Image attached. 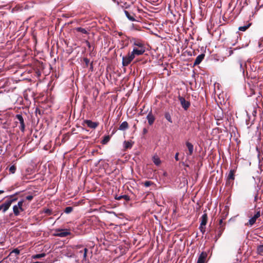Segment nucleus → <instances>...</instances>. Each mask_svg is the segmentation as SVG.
I'll return each mask as SVG.
<instances>
[{"instance_id": "f8f14e48", "label": "nucleus", "mask_w": 263, "mask_h": 263, "mask_svg": "<svg viewBox=\"0 0 263 263\" xmlns=\"http://www.w3.org/2000/svg\"><path fill=\"white\" fill-rule=\"evenodd\" d=\"M186 146L188 148L189 152L188 155H192V154L193 153V149H194L193 145L192 143H191L190 142H186Z\"/></svg>"}, {"instance_id": "dca6fc26", "label": "nucleus", "mask_w": 263, "mask_h": 263, "mask_svg": "<svg viewBox=\"0 0 263 263\" xmlns=\"http://www.w3.org/2000/svg\"><path fill=\"white\" fill-rule=\"evenodd\" d=\"M124 13L125 14L126 17L131 21H135L136 20L133 15H131L126 10L124 11Z\"/></svg>"}, {"instance_id": "6e6552de", "label": "nucleus", "mask_w": 263, "mask_h": 263, "mask_svg": "<svg viewBox=\"0 0 263 263\" xmlns=\"http://www.w3.org/2000/svg\"><path fill=\"white\" fill-rule=\"evenodd\" d=\"M15 118L19 121L21 126L20 129L22 132H24L25 128V124L24 119L21 115L18 114L15 116Z\"/></svg>"}, {"instance_id": "7ed1b4c3", "label": "nucleus", "mask_w": 263, "mask_h": 263, "mask_svg": "<svg viewBox=\"0 0 263 263\" xmlns=\"http://www.w3.org/2000/svg\"><path fill=\"white\" fill-rule=\"evenodd\" d=\"M134 59L133 56L130 53H129L127 55L123 57L122 58V65L123 66H128L130 63Z\"/></svg>"}, {"instance_id": "58836bf2", "label": "nucleus", "mask_w": 263, "mask_h": 263, "mask_svg": "<svg viewBox=\"0 0 263 263\" xmlns=\"http://www.w3.org/2000/svg\"><path fill=\"white\" fill-rule=\"evenodd\" d=\"M223 229H224L223 228H220V230L219 231V233H218V237H220V236L221 235V234Z\"/></svg>"}, {"instance_id": "79ce46f5", "label": "nucleus", "mask_w": 263, "mask_h": 263, "mask_svg": "<svg viewBox=\"0 0 263 263\" xmlns=\"http://www.w3.org/2000/svg\"><path fill=\"white\" fill-rule=\"evenodd\" d=\"M147 132H148V130L146 128H143V131H142L143 134V135L146 134L147 133Z\"/></svg>"}, {"instance_id": "9d476101", "label": "nucleus", "mask_w": 263, "mask_h": 263, "mask_svg": "<svg viewBox=\"0 0 263 263\" xmlns=\"http://www.w3.org/2000/svg\"><path fill=\"white\" fill-rule=\"evenodd\" d=\"M146 118L148 120V124L150 125H152L154 123V121L155 120V118L154 116V115L152 114L151 111L148 114V115H147Z\"/></svg>"}, {"instance_id": "5701e85b", "label": "nucleus", "mask_w": 263, "mask_h": 263, "mask_svg": "<svg viewBox=\"0 0 263 263\" xmlns=\"http://www.w3.org/2000/svg\"><path fill=\"white\" fill-rule=\"evenodd\" d=\"M257 252L259 255L263 254V245H260L257 247Z\"/></svg>"}, {"instance_id": "4be33fe9", "label": "nucleus", "mask_w": 263, "mask_h": 263, "mask_svg": "<svg viewBox=\"0 0 263 263\" xmlns=\"http://www.w3.org/2000/svg\"><path fill=\"white\" fill-rule=\"evenodd\" d=\"M76 30L80 32L83 34H88V31L84 28H81V27H77L76 28Z\"/></svg>"}, {"instance_id": "39448f33", "label": "nucleus", "mask_w": 263, "mask_h": 263, "mask_svg": "<svg viewBox=\"0 0 263 263\" xmlns=\"http://www.w3.org/2000/svg\"><path fill=\"white\" fill-rule=\"evenodd\" d=\"M178 99L180 102L182 107L184 108V110H186L190 106V102L188 101L185 100L184 98L180 96H179Z\"/></svg>"}, {"instance_id": "c03bdc74", "label": "nucleus", "mask_w": 263, "mask_h": 263, "mask_svg": "<svg viewBox=\"0 0 263 263\" xmlns=\"http://www.w3.org/2000/svg\"><path fill=\"white\" fill-rule=\"evenodd\" d=\"M87 257V253H84L83 254V259H86Z\"/></svg>"}, {"instance_id": "a878e982", "label": "nucleus", "mask_w": 263, "mask_h": 263, "mask_svg": "<svg viewBox=\"0 0 263 263\" xmlns=\"http://www.w3.org/2000/svg\"><path fill=\"white\" fill-rule=\"evenodd\" d=\"M251 26V24H249L247 25L239 27L238 29L239 31H245L249 27Z\"/></svg>"}, {"instance_id": "8fccbe9b", "label": "nucleus", "mask_w": 263, "mask_h": 263, "mask_svg": "<svg viewBox=\"0 0 263 263\" xmlns=\"http://www.w3.org/2000/svg\"><path fill=\"white\" fill-rule=\"evenodd\" d=\"M3 192H4V191H1V190H0V194H1L2 193H3Z\"/></svg>"}, {"instance_id": "49530a36", "label": "nucleus", "mask_w": 263, "mask_h": 263, "mask_svg": "<svg viewBox=\"0 0 263 263\" xmlns=\"http://www.w3.org/2000/svg\"><path fill=\"white\" fill-rule=\"evenodd\" d=\"M88 251V249L87 248H85L84 249V253H87Z\"/></svg>"}, {"instance_id": "7c9ffc66", "label": "nucleus", "mask_w": 263, "mask_h": 263, "mask_svg": "<svg viewBox=\"0 0 263 263\" xmlns=\"http://www.w3.org/2000/svg\"><path fill=\"white\" fill-rule=\"evenodd\" d=\"M153 184V183L151 181H146L143 183L144 185L146 187H148Z\"/></svg>"}, {"instance_id": "e433bc0d", "label": "nucleus", "mask_w": 263, "mask_h": 263, "mask_svg": "<svg viewBox=\"0 0 263 263\" xmlns=\"http://www.w3.org/2000/svg\"><path fill=\"white\" fill-rule=\"evenodd\" d=\"M228 53H229V55H231L233 54V50L231 48H230L228 50Z\"/></svg>"}, {"instance_id": "2f4dec72", "label": "nucleus", "mask_w": 263, "mask_h": 263, "mask_svg": "<svg viewBox=\"0 0 263 263\" xmlns=\"http://www.w3.org/2000/svg\"><path fill=\"white\" fill-rule=\"evenodd\" d=\"M16 170V167L14 165H12L9 168V172L12 174H14Z\"/></svg>"}, {"instance_id": "4c0bfd02", "label": "nucleus", "mask_w": 263, "mask_h": 263, "mask_svg": "<svg viewBox=\"0 0 263 263\" xmlns=\"http://www.w3.org/2000/svg\"><path fill=\"white\" fill-rule=\"evenodd\" d=\"M33 198V196L32 195H29L26 196V198L27 200L31 201Z\"/></svg>"}, {"instance_id": "de8ad7c7", "label": "nucleus", "mask_w": 263, "mask_h": 263, "mask_svg": "<svg viewBox=\"0 0 263 263\" xmlns=\"http://www.w3.org/2000/svg\"><path fill=\"white\" fill-rule=\"evenodd\" d=\"M255 201H257V195H256L255 197Z\"/></svg>"}, {"instance_id": "bb28decb", "label": "nucleus", "mask_w": 263, "mask_h": 263, "mask_svg": "<svg viewBox=\"0 0 263 263\" xmlns=\"http://www.w3.org/2000/svg\"><path fill=\"white\" fill-rule=\"evenodd\" d=\"M165 119L170 123H172V120L171 118V116L169 112H166L164 115Z\"/></svg>"}, {"instance_id": "6ab92c4d", "label": "nucleus", "mask_w": 263, "mask_h": 263, "mask_svg": "<svg viewBox=\"0 0 263 263\" xmlns=\"http://www.w3.org/2000/svg\"><path fill=\"white\" fill-rule=\"evenodd\" d=\"M116 199L117 200H121L122 199H124L126 201H128L129 200V197L128 196H127L126 195H124L116 196Z\"/></svg>"}, {"instance_id": "cd10ccee", "label": "nucleus", "mask_w": 263, "mask_h": 263, "mask_svg": "<svg viewBox=\"0 0 263 263\" xmlns=\"http://www.w3.org/2000/svg\"><path fill=\"white\" fill-rule=\"evenodd\" d=\"M134 46H137L138 48H145L143 45L142 43H141V42H138V41H135L134 43Z\"/></svg>"}, {"instance_id": "f03ea898", "label": "nucleus", "mask_w": 263, "mask_h": 263, "mask_svg": "<svg viewBox=\"0 0 263 263\" xmlns=\"http://www.w3.org/2000/svg\"><path fill=\"white\" fill-rule=\"evenodd\" d=\"M70 234V232L68 229H57L54 236L64 237Z\"/></svg>"}, {"instance_id": "3c124183", "label": "nucleus", "mask_w": 263, "mask_h": 263, "mask_svg": "<svg viewBox=\"0 0 263 263\" xmlns=\"http://www.w3.org/2000/svg\"><path fill=\"white\" fill-rule=\"evenodd\" d=\"M1 210L2 211V208L1 205H0V211H1Z\"/></svg>"}, {"instance_id": "aec40b11", "label": "nucleus", "mask_w": 263, "mask_h": 263, "mask_svg": "<svg viewBox=\"0 0 263 263\" xmlns=\"http://www.w3.org/2000/svg\"><path fill=\"white\" fill-rule=\"evenodd\" d=\"M24 202V200H22L17 203V204L15 205V206H17L22 212L24 211V209L23 208Z\"/></svg>"}, {"instance_id": "f704fd0d", "label": "nucleus", "mask_w": 263, "mask_h": 263, "mask_svg": "<svg viewBox=\"0 0 263 263\" xmlns=\"http://www.w3.org/2000/svg\"><path fill=\"white\" fill-rule=\"evenodd\" d=\"M11 253H14L16 255H18L20 254V250L17 249H15L13 250Z\"/></svg>"}, {"instance_id": "72a5a7b5", "label": "nucleus", "mask_w": 263, "mask_h": 263, "mask_svg": "<svg viewBox=\"0 0 263 263\" xmlns=\"http://www.w3.org/2000/svg\"><path fill=\"white\" fill-rule=\"evenodd\" d=\"M120 6L122 8H124V9H127V8H129V5H126V3L124 4V5H122L120 4Z\"/></svg>"}, {"instance_id": "412c9836", "label": "nucleus", "mask_w": 263, "mask_h": 263, "mask_svg": "<svg viewBox=\"0 0 263 263\" xmlns=\"http://www.w3.org/2000/svg\"><path fill=\"white\" fill-rule=\"evenodd\" d=\"M13 211L14 214L15 216H18L20 214V212H21L20 211V209L17 206H15V205H14L13 207Z\"/></svg>"}, {"instance_id": "a211bd4d", "label": "nucleus", "mask_w": 263, "mask_h": 263, "mask_svg": "<svg viewBox=\"0 0 263 263\" xmlns=\"http://www.w3.org/2000/svg\"><path fill=\"white\" fill-rule=\"evenodd\" d=\"M133 146L132 141H125L124 142V146L125 149L130 148Z\"/></svg>"}, {"instance_id": "423d86ee", "label": "nucleus", "mask_w": 263, "mask_h": 263, "mask_svg": "<svg viewBox=\"0 0 263 263\" xmlns=\"http://www.w3.org/2000/svg\"><path fill=\"white\" fill-rule=\"evenodd\" d=\"M145 49V48H136L134 47L133 48V51L130 53L133 57L135 58L136 55H140L144 53Z\"/></svg>"}, {"instance_id": "ea45409f", "label": "nucleus", "mask_w": 263, "mask_h": 263, "mask_svg": "<svg viewBox=\"0 0 263 263\" xmlns=\"http://www.w3.org/2000/svg\"><path fill=\"white\" fill-rule=\"evenodd\" d=\"M84 61L86 65L87 66L89 63V60L87 58H84Z\"/></svg>"}, {"instance_id": "393cba45", "label": "nucleus", "mask_w": 263, "mask_h": 263, "mask_svg": "<svg viewBox=\"0 0 263 263\" xmlns=\"http://www.w3.org/2000/svg\"><path fill=\"white\" fill-rule=\"evenodd\" d=\"M256 219L257 218L255 217V216H253L249 220V222H248V224L250 225V226H252L253 224H254L256 221Z\"/></svg>"}, {"instance_id": "a19ab883", "label": "nucleus", "mask_w": 263, "mask_h": 263, "mask_svg": "<svg viewBox=\"0 0 263 263\" xmlns=\"http://www.w3.org/2000/svg\"><path fill=\"white\" fill-rule=\"evenodd\" d=\"M219 224L220 225V228H223V226L222 224V219L219 220Z\"/></svg>"}, {"instance_id": "1a4fd4ad", "label": "nucleus", "mask_w": 263, "mask_h": 263, "mask_svg": "<svg viewBox=\"0 0 263 263\" xmlns=\"http://www.w3.org/2000/svg\"><path fill=\"white\" fill-rule=\"evenodd\" d=\"M208 254L205 252H202L199 255L197 263H205Z\"/></svg>"}, {"instance_id": "2eb2a0df", "label": "nucleus", "mask_w": 263, "mask_h": 263, "mask_svg": "<svg viewBox=\"0 0 263 263\" xmlns=\"http://www.w3.org/2000/svg\"><path fill=\"white\" fill-rule=\"evenodd\" d=\"M235 171L234 170H231L228 176V179H229V180H234L235 179Z\"/></svg>"}, {"instance_id": "09e8293b", "label": "nucleus", "mask_w": 263, "mask_h": 263, "mask_svg": "<svg viewBox=\"0 0 263 263\" xmlns=\"http://www.w3.org/2000/svg\"><path fill=\"white\" fill-rule=\"evenodd\" d=\"M77 248L79 249V248H81V246H80H80H77Z\"/></svg>"}, {"instance_id": "f257e3e1", "label": "nucleus", "mask_w": 263, "mask_h": 263, "mask_svg": "<svg viewBox=\"0 0 263 263\" xmlns=\"http://www.w3.org/2000/svg\"><path fill=\"white\" fill-rule=\"evenodd\" d=\"M230 69L233 71L244 72V69L242 68V63L240 60L233 63L230 66Z\"/></svg>"}, {"instance_id": "9b49d317", "label": "nucleus", "mask_w": 263, "mask_h": 263, "mask_svg": "<svg viewBox=\"0 0 263 263\" xmlns=\"http://www.w3.org/2000/svg\"><path fill=\"white\" fill-rule=\"evenodd\" d=\"M204 57H205L204 54H199V55H198L194 61V65H197L199 64L201 62V61L203 60Z\"/></svg>"}, {"instance_id": "f3484780", "label": "nucleus", "mask_w": 263, "mask_h": 263, "mask_svg": "<svg viewBox=\"0 0 263 263\" xmlns=\"http://www.w3.org/2000/svg\"><path fill=\"white\" fill-rule=\"evenodd\" d=\"M153 162L156 165H159L161 163V160L160 158L157 156H154L153 157Z\"/></svg>"}, {"instance_id": "0eeeda50", "label": "nucleus", "mask_w": 263, "mask_h": 263, "mask_svg": "<svg viewBox=\"0 0 263 263\" xmlns=\"http://www.w3.org/2000/svg\"><path fill=\"white\" fill-rule=\"evenodd\" d=\"M16 199H10L5 201L4 203L2 204L1 206L3 212L5 213L6 211H7L10 206L12 203Z\"/></svg>"}, {"instance_id": "c85d7f7f", "label": "nucleus", "mask_w": 263, "mask_h": 263, "mask_svg": "<svg viewBox=\"0 0 263 263\" xmlns=\"http://www.w3.org/2000/svg\"><path fill=\"white\" fill-rule=\"evenodd\" d=\"M72 208L71 207V206H67L65 208V210H64V212L66 213H70L72 212Z\"/></svg>"}, {"instance_id": "473e14b6", "label": "nucleus", "mask_w": 263, "mask_h": 263, "mask_svg": "<svg viewBox=\"0 0 263 263\" xmlns=\"http://www.w3.org/2000/svg\"><path fill=\"white\" fill-rule=\"evenodd\" d=\"M205 226H202L201 224L200 226L199 229L202 233H203L205 232Z\"/></svg>"}, {"instance_id": "c756f323", "label": "nucleus", "mask_w": 263, "mask_h": 263, "mask_svg": "<svg viewBox=\"0 0 263 263\" xmlns=\"http://www.w3.org/2000/svg\"><path fill=\"white\" fill-rule=\"evenodd\" d=\"M45 256V253L36 254V255H34L33 256V258H35V259L40 258H41V257H43Z\"/></svg>"}, {"instance_id": "ddd939ff", "label": "nucleus", "mask_w": 263, "mask_h": 263, "mask_svg": "<svg viewBox=\"0 0 263 263\" xmlns=\"http://www.w3.org/2000/svg\"><path fill=\"white\" fill-rule=\"evenodd\" d=\"M128 128V124L126 121H124L119 126V129L125 130Z\"/></svg>"}, {"instance_id": "b1692460", "label": "nucleus", "mask_w": 263, "mask_h": 263, "mask_svg": "<svg viewBox=\"0 0 263 263\" xmlns=\"http://www.w3.org/2000/svg\"><path fill=\"white\" fill-rule=\"evenodd\" d=\"M110 139V136H109V135L105 136L104 137V138L102 140L101 142L103 144H106L109 141Z\"/></svg>"}, {"instance_id": "c9c22d12", "label": "nucleus", "mask_w": 263, "mask_h": 263, "mask_svg": "<svg viewBox=\"0 0 263 263\" xmlns=\"http://www.w3.org/2000/svg\"><path fill=\"white\" fill-rule=\"evenodd\" d=\"M257 219L260 216V211H258L256 213V214L254 215Z\"/></svg>"}, {"instance_id": "37998d69", "label": "nucleus", "mask_w": 263, "mask_h": 263, "mask_svg": "<svg viewBox=\"0 0 263 263\" xmlns=\"http://www.w3.org/2000/svg\"><path fill=\"white\" fill-rule=\"evenodd\" d=\"M178 155H179V153H177L175 155V160L176 161H178L179 160V158H178Z\"/></svg>"}, {"instance_id": "4468645a", "label": "nucleus", "mask_w": 263, "mask_h": 263, "mask_svg": "<svg viewBox=\"0 0 263 263\" xmlns=\"http://www.w3.org/2000/svg\"><path fill=\"white\" fill-rule=\"evenodd\" d=\"M208 216L206 213L203 214L201 217V225L205 226L207 223Z\"/></svg>"}, {"instance_id": "20e7f679", "label": "nucleus", "mask_w": 263, "mask_h": 263, "mask_svg": "<svg viewBox=\"0 0 263 263\" xmlns=\"http://www.w3.org/2000/svg\"><path fill=\"white\" fill-rule=\"evenodd\" d=\"M85 124L87 125V126L90 128L95 129L99 125V123L92 122L90 120H85L82 123V125H84Z\"/></svg>"}, {"instance_id": "a18cd8bd", "label": "nucleus", "mask_w": 263, "mask_h": 263, "mask_svg": "<svg viewBox=\"0 0 263 263\" xmlns=\"http://www.w3.org/2000/svg\"><path fill=\"white\" fill-rule=\"evenodd\" d=\"M45 213H50V211L49 209H47L45 211Z\"/></svg>"}]
</instances>
